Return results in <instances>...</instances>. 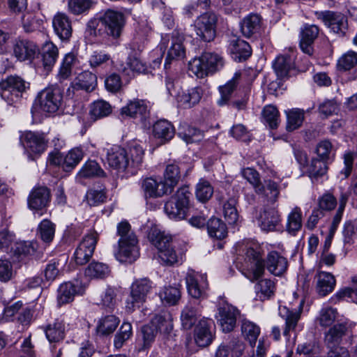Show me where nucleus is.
Returning a JSON list of instances; mask_svg holds the SVG:
<instances>
[{
	"mask_svg": "<svg viewBox=\"0 0 357 357\" xmlns=\"http://www.w3.org/2000/svg\"><path fill=\"white\" fill-rule=\"evenodd\" d=\"M126 24V17L121 12L108 9L98 18L90 20L87 29L91 34L100 36L105 44H116Z\"/></svg>",
	"mask_w": 357,
	"mask_h": 357,
	"instance_id": "nucleus-1",
	"label": "nucleus"
},
{
	"mask_svg": "<svg viewBox=\"0 0 357 357\" xmlns=\"http://www.w3.org/2000/svg\"><path fill=\"white\" fill-rule=\"evenodd\" d=\"M119 236L118 248L114 252L116 259L120 262L132 263L139 257L138 239L126 220L120 222L116 227Z\"/></svg>",
	"mask_w": 357,
	"mask_h": 357,
	"instance_id": "nucleus-2",
	"label": "nucleus"
},
{
	"mask_svg": "<svg viewBox=\"0 0 357 357\" xmlns=\"http://www.w3.org/2000/svg\"><path fill=\"white\" fill-rule=\"evenodd\" d=\"M191 197L192 193L188 186L179 188L165 204V213L172 220L185 219L190 210Z\"/></svg>",
	"mask_w": 357,
	"mask_h": 357,
	"instance_id": "nucleus-3",
	"label": "nucleus"
},
{
	"mask_svg": "<svg viewBox=\"0 0 357 357\" xmlns=\"http://www.w3.org/2000/svg\"><path fill=\"white\" fill-rule=\"evenodd\" d=\"M241 249L244 257L243 266L250 271V280H257L264 273V261L261 257V246L257 243L249 241L243 245Z\"/></svg>",
	"mask_w": 357,
	"mask_h": 357,
	"instance_id": "nucleus-4",
	"label": "nucleus"
},
{
	"mask_svg": "<svg viewBox=\"0 0 357 357\" xmlns=\"http://www.w3.org/2000/svg\"><path fill=\"white\" fill-rule=\"evenodd\" d=\"M153 282L148 278L134 280L130 287V294L126 301V310L131 313L139 308L153 289Z\"/></svg>",
	"mask_w": 357,
	"mask_h": 357,
	"instance_id": "nucleus-5",
	"label": "nucleus"
},
{
	"mask_svg": "<svg viewBox=\"0 0 357 357\" xmlns=\"http://www.w3.org/2000/svg\"><path fill=\"white\" fill-rule=\"evenodd\" d=\"M20 142L28 157L34 160L45 152L49 139L43 132L26 130L20 134Z\"/></svg>",
	"mask_w": 357,
	"mask_h": 357,
	"instance_id": "nucleus-6",
	"label": "nucleus"
},
{
	"mask_svg": "<svg viewBox=\"0 0 357 357\" xmlns=\"http://www.w3.org/2000/svg\"><path fill=\"white\" fill-rule=\"evenodd\" d=\"M222 66V58L218 54L204 52L189 62L188 70L198 78H203L218 70Z\"/></svg>",
	"mask_w": 357,
	"mask_h": 357,
	"instance_id": "nucleus-7",
	"label": "nucleus"
},
{
	"mask_svg": "<svg viewBox=\"0 0 357 357\" xmlns=\"http://www.w3.org/2000/svg\"><path fill=\"white\" fill-rule=\"evenodd\" d=\"M29 83L22 77L9 76L0 82L1 96L8 105L18 102L22 93L29 88Z\"/></svg>",
	"mask_w": 357,
	"mask_h": 357,
	"instance_id": "nucleus-8",
	"label": "nucleus"
},
{
	"mask_svg": "<svg viewBox=\"0 0 357 357\" xmlns=\"http://www.w3.org/2000/svg\"><path fill=\"white\" fill-rule=\"evenodd\" d=\"M63 93L60 87L52 85L42 90L37 96L35 104L47 113L56 112L61 105Z\"/></svg>",
	"mask_w": 357,
	"mask_h": 357,
	"instance_id": "nucleus-9",
	"label": "nucleus"
},
{
	"mask_svg": "<svg viewBox=\"0 0 357 357\" xmlns=\"http://www.w3.org/2000/svg\"><path fill=\"white\" fill-rule=\"evenodd\" d=\"M314 14L331 31L340 37L346 35L348 31V19L346 15L331 10L316 11Z\"/></svg>",
	"mask_w": 357,
	"mask_h": 357,
	"instance_id": "nucleus-10",
	"label": "nucleus"
},
{
	"mask_svg": "<svg viewBox=\"0 0 357 357\" xmlns=\"http://www.w3.org/2000/svg\"><path fill=\"white\" fill-rule=\"evenodd\" d=\"M98 238L99 235L96 231H90L83 237L73 255V259L76 264L82 266L89 261L93 255Z\"/></svg>",
	"mask_w": 357,
	"mask_h": 357,
	"instance_id": "nucleus-11",
	"label": "nucleus"
},
{
	"mask_svg": "<svg viewBox=\"0 0 357 357\" xmlns=\"http://www.w3.org/2000/svg\"><path fill=\"white\" fill-rule=\"evenodd\" d=\"M304 301H301L297 309H289L287 306L279 307V315L284 320L283 335L286 337L290 336V332L296 333L302 329L303 326L299 323L303 311Z\"/></svg>",
	"mask_w": 357,
	"mask_h": 357,
	"instance_id": "nucleus-12",
	"label": "nucleus"
},
{
	"mask_svg": "<svg viewBox=\"0 0 357 357\" xmlns=\"http://www.w3.org/2000/svg\"><path fill=\"white\" fill-rule=\"evenodd\" d=\"M217 16L211 12H206L197 17L195 22L197 35L204 42L213 40L215 36Z\"/></svg>",
	"mask_w": 357,
	"mask_h": 357,
	"instance_id": "nucleus-13",
	"label": "nucleus"
},
{
	"mask_svg": "<svg viewBox=\"0 0 357 357\" xmlns=\"http://www.w3.org/2000/svg\"><path fill=\"white\" fill-rule=\"evenodd\" d=\"M97 86V77L89 70L79 73L71 82L66 91V96L70 98H74L79 91L86 93L93 91Z\"/></svg>",
	"mask_w": 357,
	"mask_h": 357,
	"instance_id": "nucleus-14",
	"label": "nucleus"
},
{
	"mask_svg": "<svg viewBox=\"0 0 357 357\" xmlns=\"http://www.w3.org/2000/svg\"><path fill=\"white\" fill-rule=\"evenodd\" d=\"M239 315L240 311L236 307L225 302L218 306L215 317L222 331L229 333L235 328Z\"/></svg>",
	"mask_w": 357,
	"mask_h": 357,
	"instance_id": "nucleus-15",
	"label": "nucleus"
},
{
	"mask_svg": "<svg viewBox=\"0 0 357 357\" xmlns=\"http://www.w3.org/2000/svg\"><path fill=\"white\" fill-rule=\"evenodd\" d=\"M188 292L192 298H204L208 289V281L205 274L189 271L185 278Z\"/></svg>",
	"mask_w": 357,
	"mask_h": 357,
	"instance_id": "nucleus-16",
	"label": "nucleus"
},
{
	"mask_svg": "<svg viewBox=\"0 0 357 357\" xmlns=\"http://www.w3.org/2000/svg\"><path fill=\"white\" fill-rule=\"evenodd\" d=\"M141 190L146 199H156L170 194L171 192L164 183L162 178L153 176L142 178L140 180Z\"/></svg>",
	"mask_w": 357,
	"mask_h": 357,
	"instance_id": "nucleus-17",
	"label": "nucleus"
},
{
	"mask_svg": "<svg viewBox=\"0 0 357 357\" xmlns=\"http://www.w3.org/2000/svg\"><path fill=\"white\" fill-rule=\"evenodd\" d=\"M254 218L257 220L259 227L264 231H272L280 222L279 212L275 208H264L256 211Z\"/></svg>",
	"mask_w": 357,
	"mask_h": 357,
	"instance_id": "nucleus-18",
	"label": "nucleus"
},
{
	"mask_svg": "<svg viewBox=\"0 0 357 357\" xmlns=\"http://www.w3.org/2000/svg\"><path fill=\"white\" fill-rule=\"evenodd\" d=\"M50 199L51 194L48 188L36 186L32 189L28 196V207L33 211H42L49 205Z\"/></svg>",
	"mask_w": 357,
	"mask_h": 357,
	"instance_id": "nucleus-19",
	"label": "nucleus"
},
{
	"mask_svg": "<svg viewBox=\"0 0 357 357\" xmlns=\"http://www.w3.org/2000/svg\"><path fill=\"white\" fill-rule=\"evenodd\" d=\"M107 161L109 167L121 172L129 168L128 151L118 145H114L107 149Z\"/></svg>",
	"mask_w": 357,
	"mask_h": 357,
	"instance_id": "nucleus-20",
	"label": "nucleus"
},
{
	"mask_svg": "<svg viewBox=\"0 0 357 357\" xmlns=\"http://www.w3.org/2000/svg\"><path fill=\"white\" fill-rule=\"evenodd\" d=\"M351 334L349 325L339 323L331 326L324 334V342L327 347L340 345Z\"/></svg>",
	"mask_w": 357,
	"mask_h": 357,
	"instance_id": "nucleus-21",
	"label": "nucleus"
},
{
	"mask_svg": "<svg viewBox=\"0 0 357 357\" xmlns=\"http://www.w3.org/2000/svg\"><path fill=\"white\" fill-rule=\"evenodd\" d=\"M203 89L195 86L182 90L175 96L178 107L181 109H190L197 105L203 96Z\"/></svg>",
	"mask_w": 357,
	"mask_h": 357,
	"instance_id": "nucleus-22",
	"label": "nucleus"
},
{
	"mask_svg": "<svg viewBox=\"0 0 357 357\" xmlns=\"http://www.w3.org/2000/svg\"><path fill=\"white\" fill-rule=\"evenodd\" d=\"M214 322L212 319L203 318L199 320L195 330V340L199 347L208 346L213 340V327Z\"/></svg>",
	"mask_w": 357,
	"mask_h": 357,
	"instance_id": "nucleus-23",
	"label": "nucleus"
},
{
	"mask_svg": "<svg viewBox=\"0 0 357 357\" xmlns=\"http://www.w3.org/2000/svg\"><path fill=\"white\" fill-rule=\"evenodd\" d=\"M38 51V45L28 39H17L13 45V54L20 61L34 59Z\"/></svg>",
	"mask_w": 357,
	"mask_h": 357,
	"instance_id": "nucleus-24",
	"label": "nucleus"
},
{
	"mask_svg": "<svg viewBox=\"0 0 357 357\" xmlns=\"http://www.w3.org/2000/svg\"><path fill=\"white\" fill-rule=\"evenodd\" d=\"M84 291V287L79 280L61 284L58 289L59 305H61L73 301L75 294H82Z\"/></svg>",
	"mask_w": 357,
	"mask_h": 357,
	"instance_id": "nucleus-25",
	"label": "nucleus"
},
{
	"mask_svg": "<svg viewBox=\"0 0 357 357\" xmlns=\"http://www.w3.org/2000/svg\"><path fill=\"white\" fill-rule=\"evenodd\" d=\"M273 275L280 276L286 272L288 267L287 259L276 251L270 252L266 261L264 267Z\"/></svg>",
	"mask_w": 357,
	"mask_h": 357,
	"instance_id": "nucleus-26",
	"label": "nucleus"
},
{
	"mask_svg": "<svg viewBox=\"0 0 357 357\" xmlns=\"http://www.w3.org/2000/svg\"><path fill=\"white\" fill-rule=\"evenodd\" d=\"M316 292L320 296H326L331 293L335 287L336 280L333 274L326 271H318L315 275Z\"/></svg>",
	"mask_w": 357,
	"mask_h": 357,
	"instance_id": "nucleus-27",
	"label": "nucleus"
},
{
	"mask_svg": "<svg viewBox=\"0 0 357 357\" xmlns=\"http://www.w3.org/2000/svg\"><path fill=\"white\" fill-rule=\"evenodd\" d=\"M337 68L340 71H351L349 80L357 79V52L349 50L343 54L337 60Z\"/></svg>",
	"mask_w": 357,
	"mask_h": 357,
	"instance_id": "nucleus-28",
	"label": "nucleus"
},
{
	"mask_svg": "<svg viewBox=\"0 0 357 357\" xmlns=\"http://www.w3.org/2000/svg\"><path fill=\"white\" fill-rule=\"evenodd\" d=\"M52 25L56 34L62 40H68L72 35V25L69 17L65 14L58 13L52 20Z\"/></svg>",
	"mask_w": 357,
	"mask_h": 357,
	"instance_id": "nucleus-29",
	"label": "nucleus"
},
{
	"mask_svg": "<svg viewBox=\"0 0 357 357\" xmlns=\"http://www.w3.org/2000/svg\"><path fill=\"white\" fill-rule=\"evenodd\" d=\"M45 337L50 344L59 343L62 342L66 336L65 323L59 319H56L52 323H50L42 327Z\"/></svg>",
	"mask_w": 357,
	"mask_h": 357,
	"instance_id": "nucleus-30",
	"label": "nucleus"
},
{
	"mask_svg": "<svg viewBox=\"0 0 357 357\" xmlns=\"http://www.w3.org/2000/svg\"><path fill=\"white\" fill-rule=\"evenodd\" d=\"M229 50L232 59L238 62L248 59L252 54V49L249 43L240 38L231 40Z\"/></svg>",
	"mask_w": 357,
	"mask_h": 357,
	"instance_id": "nucleus-31",
	"label": "nucleus"
},
{
	"mask_svg": "<svg viewBox=\"0 0 357 357\" xmlns=\"http://www.w3.org/2000/svg\"><path fill=\"white\" fill-rule=\"evenodd\" d=\"M201 315V307L197 301H190L181 312V320L185 329H190Z\"/></svg>",
	"mask_w": 357,
	"mask_h": 357,
	"instance_id": "nucleus-32",
	"label": "nucleus"
},
{
	"mask_svg": "<svg viewBox=\"0 0 357 357\" xmlns=\"http://www.w3.org/2000/svg\"><path fill=\"white\" fill-rule=\"evenodd\" d=\"M158 257L163 264L174 266L182 262L183 253L172 242L158 252Z\"/></svg>",
	"mask_w": 357,
	"mask_h": 357,
	"instance_id": "nucleus-33",
	"label": "nucleus"
},
{
	"mask_svg": "<svg viewBox=\"0 0 357 357\" xmlns=\"http://www.w3.org/2000/svg\"><path fill=\"white\" fill-rule=\"evenodd\" d=\"M319 27L316 25H305L301 32L300 47L302 51L312 55L313 52L312 44L319 34Z\"/></svg>",
	"mask_w": 357,
	"mask_h": 357,
	"instance_id": "nucleus-34",
	"label": "nucleus"
},
{
	"mask_svg": "<svg viewBox=\"0 0 357 357\" xmlns=\"http://www.w3.org/2000/svg\"><path fill=\"white\" fill-rule=\"evenodd\" d=\"M294 68L295 56L294 52L278 56L273 63V69L280 79L287 77L289 71Z\"/></svg>",
	"mask_w": 357,
	"mask_h": 357,
	"instance_id": "nucleus-35",
	"label": "nucleus"
},
{
	"mask_svg": "<svg viewBox=\"0 0 357 357\" xmlns=\"http://www.w3.org/2000/svg\"><path fill=\"white\" fill-rule=\"evenodd\" d=\"M153 134L161 142L165 143L174 137L175 129L170 121L166 119H160L153 124Z\"/></svg>",
	"mask_w": 357,
	"mask_h": 357,
	"instance_id": "nucleus-36",
	"label": "nucleus"
},
{
	"mask_svg": "<svg viewBox=\"0 0 357 357\" xmlns=\"http://www.w3.org/2000/svg\"><path fill=\"white\" fill-rule=\"evenodd\" d=\"M148 113V106L145 100L135 99L130 100L121 109V114L132 118H144Z\"/></svg>",
	"mask_w": 357,
	"mask_h": 357,
	"instance_id": "nucleus-37",
	"label": "nucleus"
},
{
	"mask_svg": "<svg viewBox=\"0 0 357 357\" xmlns=\"http://www.w3.org/2000/svg\"><path fill=\"white\" fill-rule=\"evenodd\" d=\"M183 36L178 33L173 32L171 45L167 51L165 66L167 67L170 61L176 59H181L184 57L185 49L183 46Z\"/></svg>",
	"mask_w": 357,
	"mask_h": 357,
	"instance_id": "nucleus-38",
	"label": "nucleus"
},
{
	"mask_svg": "<svg viewBox=\"0 0 357 357\" xmlns=\"http://www.w3.org/2000/svg\"><path fill=\"white\" fill-rule=\"evenodd\" d=\"M261 19L257 14L251 13L243 18L241 22V31L246 38H250L257 33L261 28Z\"/></svg>",
	"mask_w": 357,
	"mask_h": 357,
	"instance_id": "nucleus-39",
	"label": "nucleus"
},
{
	"mask_svg": "<svg viewBox=\"0 0 357 357\" xmlns=\"http://www.w3.org/2000/svg\"><path fill=\"white\" fill-rule=\"evenodd\" d=\"M128 155L129 167L135 168L142 165L144 155V149L137 141H132L128 144L126 149Z\"/></svg>",
	"mask_w": 357,
	"mask_h": 357,
	"instance_id": "nucleus-40",
	"label": "nucleus"
},
{
	"mask_svg": "<svg viewBox=\"0 0 357 357\" xmlns=\"http://www.w3.org/2000/svg\"><path fill=\"white\" fill-rule=\"evenodd\" d=\"M59 56L57 47L52 42H46L42 47V61L47 71L52 70Z\"/></svg>",
	"mask_w": 357,
	"mask_h": 357,
	"instance_id": "nucleus-41",
	"label": "nucleus"
},
{
	"mask_svg": "<svg viewBox=\"0 0 357 357\" xmlns=\"http://www.w3.org/2000/svg\"><path fill=\"white\" fill-rule=\"evenodd\" d=\"M120 322L114 315H106L100 318L96 325L98 334L102 336L109 335L114 332Z\"/></svg>",
	"mask_w": 357,
	"mask_h": 357,
	"instance_id": "nucleus-42",
	"label": "nucleus"
},
{
	"mask_svg": "<svg viewBox=\"0 0 357 357\" xmlns=\"http://www.w3.org/2000/svg\"><path fill=\"white\" fill-rule=\"evenodd\" d=\"M148 238L159 251L172 242L171 235L160 231L156 227H151L148 232Z\"/></svg>",
	"mask_w": 357,
	"mask_h": 357,
	"instance_id": "nucleus-43",
	"label": "nucleus"
},
{
	"mask_svg": "<svg viewBox=\"0 0 357 357\" xmlns=\"http://www.w3.org/2000/svg\"><path fill=\"white\" fill-rule=\"evenodd\" d=\"M77 59L73 53H68L63 59L56 77L60 83L68 79L72 75L73 67Z\"/></svg>",
	"mask_w": 357,
	"mask_h": 357,
	"instance_id": "nucleus-44",
	"label": "nucleus"
},
{
	"mask_svg": "<svg viewBox=\"0 0 357 357\" xmlns=\"http://www.w3.org/2000/svg\"><path fill=\"white\" fill-rule=\"evenodd\" d=\"M241 76V73L240 71L236 72L233 77L229 81H228L224 86L220 87L221 96L218 101L220 106L227 104L229 100L231 94L238 84V80L240 79Z\"/></svg>",
	"mask_w": 357,
	"mask_h": 357,
	"instance_id": "nucleus-45",
	"label": "nucleus"
},
{
	"mask_svg": "<svg viewBox=\"0 0 357 357\" xmlns=\"http://www.w3.org/2000/svg\"><path fill=\"white\" fill-rule=\"evenodd\" d=\"M109 273V268L106 264L95 261L90 263L84 271L86 277L96 279H103L107 277Z\"/></svg>",
	"mask_w": 357,
	"mask_h": 357,
	"instance_id": "nucleus-46",
	"label": "nucleus"
},
{
	"mask_svg": "<svg viewBox=\"0 0 357 357\" xmlns=\"http://www.w3.org/2000/svg\"><path fill=\"white\" fill-rule=\"evenodd\" d=\"M132 334L133 331L132 324L130 322L123 321L114 335V347L117 349H121L123 344L132 337Z\"/></svg>",
	"mask_w": 357,
	"mask_h": 357,
	"instance_id": "nucleus-47",
	"label": "nucleus"
},
{
	"mask_svg": "<svg viewBox=\"0 0 357 357\" xmlns=\"http://www.w3.org/2000/svg\"><path fill=\"white\" fill-rule=\"evenodd\" d=\"M241 331L244 337L248 340L250 345L253 347L260 333L259 327L246 319L241 321Z\"/></svg>",
	"mask_w": 357,
	"mask_h": 357,
	"instance_id": "nucleus-48",
	"label": "nucleus"
},
{
	"mask_svg": "<svg viewBox=\"0 0 357 357\" xmlns=\"http://www.w3.org/2000/svg\"><path fill=\"white\" fill-rule=\"evenodd\" d=\"M287 116V130L289 132L300 128L304 120V111L294 108L285 111Z\"/></svg>",
	"mask_w": 357,
	"mask_h": 357,
	"instance_id": "nucleus-49",
	"label": "nucleus"
},
{
	"mask_svg": "<svg viewBox=\"0 0 357 357\" xmlns=\"http://www.w3.org/2000/svg\"><path fill=\"white\" fill-rule=\"evenodd\" d=\"M84 152L82 149L75 147L70 150L66 156L63 163V169L65 172H70L82 160Z\"/></svg>",
	"mask_w": 357,
	"mask_h": 357,
	"instance_id": "nucleus-50",
	"label": "nucleus"
},
{
	"mask_svg": "<svg viewBox=\"0 0 357 357\" xmlns=\"http://www.w3.org/2000/svg\"><path fill=\"white\" fill-rule=\"evenodd\" d=\"M302 227V211L301 209L296 206L289 213L287 216V231L295 235Z\"/></svg>",
	"mask_w": 357,
	"mask_h": 357,
	"instance_id": "nucleus-51",
	"label": "nucleus"
},
{
	"mask_svg": "<svg viewBox=\"0 0 357 357\" xmlns=\"http://www.w3.org/2000/svg\"><path fill=\"white\" fill-rule=\"evenodd\" d=\"M180 179V171L177 165H167L162 179L165 185L172 192Z\"/></svg>",
	"mask_w": 357,
	"mask_h": 357,
	"instance_id": "nucleus-52",
	"label": "nucleus"
},
{
	"mask_svg": "<svg viewBox=\"0 0 357 357\" xmlns=\"http://www.w3.org/2000/svg\"><path fill=\"white\" fill-rule=\"evenodd\" d=\"M207 229L210 236L217 239H222L227 234L226 225L217 218H212L207 222Z\"/></svg>",
	"mask_w": 357,
	"mask_h": 357,
	"instance_id": "nucleus-53",
	"label": "nucleus"
},
{
	"mask_svg": "<svg viewBox=\"0 0 357 357\" xmlns=\"http://www.w3.org/2000/svg\"><path fill=\"white\" fill-rule=\"evenodd\" d=\"M181 291L175 286L165 287L159 293V296L163 303L168 305H176L181 298Z\"/></svg>",
	"mask_w": 357,
	"mask_h": 357,
	"instance_id": "nucleus-54",
	"label": "nucleus"
},
{
	"mask_svg": "<svg viewBox=\"0 0 357 357\" xmlns=\"http://www.w3.org/2000/svg\"><path fill=\"white\" fill-rule=\"evenodd\" d=\"M241 174L252 185L256 193H264V185L262 184L259 174L257 170L250 167L244 168L241 171Z\"/></svg>",
	"mask_w": 357,
	"mask_h": 357,
	"instance_id": "nucleus-55",
	"label": "nucleus"
},
{
	"mask_svg": "<svg viewBox=\"0 0 357 357\" xmlns=\"http://www.w3.org/2000/svg\"><path fill=\"white\" fill-rule=\"evenodd\" d=\"M275 289V283L270 279L261 280L255 285L257 296L261 301L268 299L274 294Z\"/></svg>",
	"mask_w": 357,
	"mask_h": 357,
	"instance_id": "nucleus-56",
	"label": "nucleus"
},
{
	"mask_svg": "<svg viewBox=\"0 0 357 357\" xmlns=\"http://www.w3.org/2000/svg\"><path fill=\"white\" fill-rule=\"evenodd\" d=\"M112 111L110 104L103 100H99L91 104L90 115L91 119L96 120L109 116Z\"/></svg>",
	"mask_w": 357,
	"mask_h": 357,
	"instance_id": "nucleus-57",
	"label": "nucleus"
},
{
	"mask_svg": "<svg viewBox=\"0 0 357 357\" xmlns=\"http://www.w3.org/2000/svg\"><path fill=\"white\" fill-rule=\"evenodd\" d=\"M150 324L157 333L159 331L162 333H169L173 328L172 319L169 314L155 315Z\"/></svg>",
	"mask_w": 357,
	"mask_h": 357,
	"instance_id": "nucleus-58",
	"label": "nucleus"
},
{
	"mask_svg": "<svg viewBox=\"0 0 357 357\" xmlns=\"http://www.w3.org/2000/svg\"><path fill=\"white\" fill-rule=\"evenodd\" d=\"M78 175L82 178L106 176V174L104 170L101 169L98 163L94 160L87 161L79 170Z\"/></svg>",
	"mask_w": 357,
	"mask_h": 357,
	"instance_id": "nucleus-59",
	"label": "nucleus"
},
{
	"mask_svg": "<svg viewBox=\"0 0 357 357\" xmlns=\"http://www.w3.org/2000/svg\"><path fill=\"white\" fill-rule=\"evenodd\" d=\"M55 225L48 219H44L38 225V236L45 243L51 242L55 234Z\"/></svg>",
	"mask_w": 357,
	"mask_h": 357,
	"instance_id": "nucleus-60",
	"label": "nucleus"
},
{
	"mask_svg": "<svg viewBox=\"0 0 357 357\" xmlns=\"http://www.w3.org/2000/svg\"><path fill=\"white\" fill-rule=\"evenodd\" d=\"M327 170L326 161L314 158L311 161L308 174L312 181H318L326 174Z\"/></svg>",
	"mask_w": 357,
	"mask_h": 357,
	"instance_id": "nucleus-61",
	"label": "nucleus"
},
{
	"mask_svg": "<svg viewBox=\"0 0 357 357\" xmlns=\"http://www.w3.org/2000/svg\"><path fill=\"white\" fill-rule=\"evenodd\" d=\"M213 188L211 183L204 179H200L196 185L195 196L198 201L205 203L213 196Z\"/></svg>",
	"mask_w": 357,
	"mask_h": 357,
	"instance_id": "nucleus-62",
	"label": "nucleus"
},
{
	"mask_svg": "<svg viewBox=\"0 0 357 357\" xmlns=\"http://www.w3.org/2000/svg\"><path fill=\"white\" fill-rule=\"evenodd\" d=\"M88 62L91 68L102 67L108 63H112V59L109 53L103 50L93 51L89 56Z\"/></svg>",
	"mask_w": 357,
	"mask_h": 357,
	"instance_id": "nucleus-63",
	"label": "nucleus"
},
{
	"mask_svg": "<svg viewBox=\"0 0 357 357\" xmlns=\"http://www.w3.org/2000/svg\"><path fill=\"white\" fill-rule=\"evenodd\" d=\"M262 118L271 129L278 127L280 123V116L278 109L273 105H266L262 110Z\"/></svg>",
	"mask_w": 357,
	"mask_h": 357,
	"instance_id": "nucleus-64",
	"label": "nucleus"
}]
</instances>
